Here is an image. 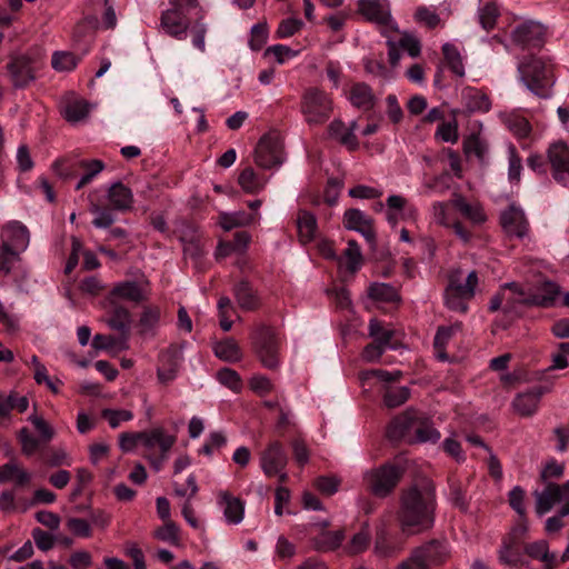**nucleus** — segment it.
Returning a JSON list of instances; mask_svg holds the SVG:
<instances>
[{
	"instance_id": "nucleus-22",
	"label": "nucleus",
	"mask_w": 569,
	"mask_h": 569,
	"mask_svg": "<svg viewBox=\"0 0 569 569\" xmlns=\"http://www.w3.org/2000/svg\"><path fill=\"white\" fill-rule=\"evenodd\" d=\"M498 561L500 565L519 569L521 567H529V562L525 559L521 551L520 543L513 542L510 538H503L497 551Z\"/></svg>"
},
{
	"instance_id": "nucleus-6",
	"label": "nucleus",
	"mask_w": 569,
	"mask_h": 569,
	"mask_svg": "<svg viewBox=\"0 0 569 569\" xmlns=\"http://www.w3.org/2000/svg\"><path fill=\"white\" fill-rule=\"evenodd\" d=\"M332 100L317 88H309L301 99V112L308 124H321L326 122L332 112Z\"/></svg>"
},
{
	"instance_id": "nucleus-29",
	"label": "nucleus",
	"mask_w": 569,
	"mask_h": 569,
	"mask_svg": "<svg viewBox=\"0 0 569 569\" xmlns=\"http://www.w3.org/2000/svg\"><path fill=\"white\" fill-rule=\"evenodd\" d=\"M402 550V545L388 539V530L385 520L377 528L373 552L380 558H391Z\"/></svg>"
},
{
	"instance_id": "nucleus-30",
	"label": "nucleus",
	"mask_w": 569,
	"mask_h": 569,
	"mask_svg": "<svg viewBox=\"0 0 569 569\" xmlns=\"http://www.w3.org/2000/svg\"><path fill=\"white\" fill-rule=\"evenodd\" d=\"M463 107L468 112H487L491 103L486 93L473 87H466L461 91Z\"/></svg>"
},
{
	"instance_id": "nucleus-48",
	"label": "nucleus",
	"mask_w": 569,
	"mask_h": 569,
	"mask_svg": "<svg viewBox=\"0 0 569 569\" xmlns=\"http://www.w3.org/2000/svg\"><path fill=\"white\" fill-rule=\"evenodd\" d=\"M478 17L481 27L489 31L496 26L499 17V9L493 0H480L478 7Z\"/></svg>"
},
{
	"instance_id": "nucleus-21",
	"label": "nucleus",
	"mask_w": 569,
	"mask_h": 569,
	"mask_svg": "<svg viewBox=\"0 0 569 569\" xmlns=\"http://www.w3.org/2000/svg\"><path fill=\"white\" fill-rule=\"evenodd\" d=\"M515 43L522 48H538L542 44L545 28L538 22H525L511 33Z\"/></svg>"
},
{
	"instance_id": "nucleus-1",
	"label": "nucleus",
	"mask_w": 569,
	"mask_h": 569,
	"mask_svg": "<svg viewBox=\"0 0 569 569\" xmlns=\"http://www.w3.org/2000/svg\"><path fill=\"white\" fill-rule=\"evenodd\" d=\"M436 492L431 481L423 479L400 495L397 519L406 535H417L430 529L435 522Z\"/></svg>"
},
{
	"instance_id": "nucleus-7",
	"label": "nucleus",
	"mask_w": 569,
	"mask_h": 569,
	"mask_svg": "<svg viewBox=\"0 0 569 569\" xmlns=\"http://www.w3.org/2000/svg\"><path fill=\"white\" fill-rule=\"evenodd\" d=\"M403 469L396 465H383L365 472L363 480L377 497H387L401 479Z\"/></svg>"
},
{
	"instance_id": "nucleus-16",
	"label": "nucleus",
	"mask_w": 569,
	"mask_h": 569,
	"mask_svg": "<svg viewBox=\"0 0 569 569\" xmlns=\"http://www.w3.org/2000/svg\"><path fill=\"white\" fill-rule=\"evenodd\" d=\"M282 146L277 137L263 136L254 149V162L263 169H271L282 163Z\"/></svg>"
},
{
	"instance_id": "nucleus-12",
	"label": "nucleus",
	"mask_w": 569,
	"mask_h": 569,
	"mask_svg": "<svg viewBox=\"0 0 569 569\" xmlns=\"http://www.w3.org/2000/svg\"><path fill=\"white\" fill-rule=\"evenodd\" d=\"M38 69V61L26 54L12 57L7 63L10 81L16 89L27 88L33 82Z\"/></svg>"
},
{
	"instance_id": "nucleus-45",
	"label": "nucleus",
	"mask_w": 569,
	"mask_h": 569,
	"mask_svg": "<svg viewBox=\"0 0 569 569\" xmlns=\"http://www.w3.org/2000/svg\"><path fill=\"white\" fill-rule=\"evenodd\" d=\"M369 335L376 342L382 345L387 349L396 350L399 348V343L392 340L395 331L392 329L385 328L376 319H371L369 322Z\"/></svg>"
},
{
	"instance_id": "nucleus-61",
	"label": "nucleus",
	"mask_w": 569,
	"mask_h": 569,
	"mask_svg": "<svg viewBox=\"0 0 569 569\" xmlns=\"http://www.w3.org/2000/svg\"><path fill=\"white\" fill-rule=\"evenodd\" d=\"M472 297L462 296L458 292L445 289V305L448 309L466 313L468 311V302Z\"/></svg>"
},
{
	"instance_id": "nucleus-15",
	"label": "nucleus",
	"mask_w": 569,
	"mask_h": 569,
	"mask_svg": "<svg viewBox=\"0 0 569 569\" xmlns=\"http://www.w3.org/2000/svg\"><path fill=\"white\" fill-rule=\"evenodd\" d=\"M500 223L509 237L523 239L530 234V224L521 207L511 203L500 213Z\"/></svg>"
},
{
	"instance_id": "nucleus-34",
	"label": "nucleus",
	"mask_w": 569,
	"mask_h": 569,
	"mask_svg": "<svg viewBox=\"0 0 569 569\" xmlns=\"http://www.w3.org/2000/svg\"><path fill=\"white\" fill-rule=\"evenodd\" d=\"M212 351L218 359L230 363L238 362L243 357L240 346L230 337L214 341Z\"/></svg>"
},
{
	"instance_id": "nucleus-8",
	"label": "nucleus",
	"mask_w": 569,
	"mask_h": 569,
	"mask_svg": "<svg viewBox=\"0 0 569 569\" xmlns=\"http://www.w3.org/2000/svg\"><path fill=\"white\" fill-rule=\"evenodd\" d=\"M536 499V512L543 516L555 506L563 502L560 508V516H569V480L563 485L547 482L542 490L533 492Z\"/></svg>"
},
{
	"instance_id": "nucleus-23",
	"label": "nucleus",
	"mask_w": 569,
	"mask_h": 569,
	"mask_svg": "<svg viewBox=\"0 0 569 569\" xmlns=\"http://www.w3.org/2000/svg\"><path fill=\"white\" fill-rule=\"evenodd\" d=\"M546 391V388L539 386L517 395L512 401L513 409L520 416H532L537 411L540 399Z\"/></svg>"
},
{
	"instance_id": "nucleus-56",
	"label": "nucleus",
	"mask_w": 569,
	"mask_h": 569,
	"mask_svg": "<svg viewBox=\"0 0 569 569\" xmlns=\"http://www.w3.org/2000/svg\"><path fill=\"white\" fill-rule=\"evenodd\" d=\"M519 295L513 292L509 288H505V283L500 287V290L491 298L489 302V310L495 312L499 310L506 301L508 309H513L516 305H521L520 302H516L515 299L518 298Z\"/></svg>"
},
{
	"instance_id": "nucleus-58",
	"label": "nucleus",
	"mask_w": 569,
	"mask_h": 569,
	"mask_svg": "<svg viewBox=\"0 0 569 569\" xmlns=\"http://www.w3.org/2000/svg\"><path fill=\"white\" fill-rule=\"evenodd\" d=\"M204 16L197 17L193 23L190 22L189 32L191 34L192 44L200 52L206 51V34L208 32V24L203 22Z\"/></svg>"
},
{
	"instance_id": "nucleus-4",
	"label": "nucleus",
	"mask_w": 569,
	"mask_h": 569,
	"mask_svg": "<svg viewBox=\"0 0 569 569\" xmlns=\"http://www.w3.org/2000/svg\"><path fill=\"white\" fill-rule=\"evenodd\" d=\"M518 71L526 87L540 98H549L553 86L551 68L541 59L530 58L518 66Z\"/></svg>"
},
{
	"instance_id": "nucleus-14",
	"label": "nucleus",
	"mask_w": 569,
	"mask_h": 569,
	"mask_svg": "<svg viewBox=\"0 0 569 569\" xmlns=\"http://www.w3.org/2000/svg\"><path fill=\"white\" fill-rule=\"evenodd\" d=\"M357 8L366 20L389 30H398L388 0H359Z\"/></svg>"
},
{
	"instance_id": "nucleus-33",
	"label": "nucleus",
	"mask_w": 569,
	"mask_h": 569,
	"mask_svg": "<svg viewBox=\"0 0 569 569\" xmlns=\"http://www.w3.org/2000/svg\"><path fill=\"white\" fill-rule=\"evenodd\" d=\"M416 549L422 551V558L425 562H427L429 569L443 563L450 555L448 545L440 541H430Z\"/></svg>"
},
{
	"instance_id": "nucleus-46",
	"label": "nucleus",
	"mask_w": 569,
	"mask_h": 569,
	"mask_svg": "<svg viewBox=\"0 0 569 569\" xmlns=\"http://www.w3.org/2000/svg\"><path fill=\"white\" fill-rule=\"evenodd\" d=\"M257 213H248L244 211H237L232 213H220L218 223L222 229L229 231L237 227L250 224L257 220Z\"/></svg>"
},
{
	"instance_id": "nucleus-38",
	"label": "nucleus",
	"mask_w": 569,
	"mask_h": 569,
	"mask_svg": "<svg viewBox=\"0 0 569 569\" xmlns=\"http://www.w3.org/2000/svg\"><path fill=\"white\" fill-rule=\"evenodd\" d=\"M129 338L126 336L114 337L111 335H96L91 346L97 351L104 350L109 352H119L129 349Z\"/></svg>"
},
{
	"instance_id": "nucleus-37",
	"label": "nucleus",
	"mask_w": 569,
	"mask_h": 569,
	"mask_svg": "<svg viewBox=\"0 0 569 569\" xmlns=\"http://www.w3.org/2000/svg\"><path fill=\"white\" fill-rule=\"evenodd\" d=\"M523 550L530 558L542 561L545 569H555L557 567L556 553L549 551L548 541L538 540L528 543Z\"/></svg>"
},
{
	"instance_id": "nucleus-36",
	"label": "nucleus",
	"mask_w": 569,
	"mask_h": 569,
	"mask_svg": "<svg viewBox=\"0 0 569 569\" xmlns=\"http://www.w3.org/2000/svg\"><path fill=\"white\" fill-rule=\"evenodd\" d=\"M108 327L118 331L121 336L129 338L131 327V315L129 310L122 306H114L109 316L106 318Z\"/></svg>"
},
{
	"instance_id": "nucleus-9",
	"label": "nucleus",
	"mask_w": 569,
	"mask_h": 569,
	"mask_svg": "<svg viewBox=\"0 0 569 569\" xmlns=\"http://www.w3.org/2000/svg\"><path fill=\"white\" fill-rule=\"evenodd\" d=\"M253 345L263 367L268 369L278 368L280 363V340L273 329L266 326L259 327L253 333Z\"/></svg>"
},
{
	"instance_id": "nucleus-62",
	"label": "nucleus",
	"mask_w": 569,
	"mask_h": 569,
	"mask_svg": "<svg viewBox=\"0 0 569 569\" xmlns=\"http://www.w3.org/2000/svg\"><path fill=\"white\" fill-rule=\"evenodd\" d=\"M386 207L390 211H396L409 217H415L417 213V209L409 204L405 197L399 194L389 196L386 200Z\"/></svg>"
},
{
	"instance_id": "nucleus-41",
	"label": "nucleus",
	"mask_w": 569,
	"mask_h": 569,
	"mask_svg": "<svg viewBox=\"0 0 569 569\" xmlns=\"http://www.w3.org/2000/svg\"><path fill=\"white\" fill-rule=\"evenodd\" d=\"M371 533L368 522L361 526V529L356 532L351 539L343 545V552L349 556L362 553L369 547Z\"/></svg>"
},
{
	"instance_id": "nucleus-55",
	"label": "nucleus",
	"mask_w": 569,
	"mask_h": 569,
	"mask_svg": "<svg viewBox=\"0 0 569 569\" xmlns=\"http://www.w3.org/2000/svg\"><path fill=\"white\" fill-rule=\"evenodd\" d=\"M217 309H218L220 328L224 332L230 331L232 328V325H233V322L231 320V316H232V313L236 312V309H234V306H233L231 299L227 296L220 297L218 300V303H217Z\"/></svg>"
},
{
	"instance_id": "nucleus-26",
	"label": "nucleus",
	"mask_w": 569,
	"mask_h": 569,
	"mask_svg": "<svg viewBox=\"0 0 569 569\" xmlns=\"http://www.w3.org/2000/svg\"><path fill=\"white\" fill-rule=\"evenodd\" d=\"M107 198L111 209L121 212L130 210L133 203L131 189L120 181L112 183L108 188Z\"/></svg>"
},
{
	"instance_id": "nucleus-10",
	"label": "nucleus",
	"mask_w": 569,
	"mask_h": 569,
	"mask_svg": "<svg viewBox=\"0 0 569 569\" xmlns=\"http://www.w3.org/2000/svg\"><path fill=\"white\" fill-rule=\"evenodd\" d=\"M505 288H509L513 292H517L519 297L516 298L515 301L520 302L523 306L550 308L555 306L556 300L560 295V287L552 281L543 282L540 288V292L535 295H527L523 288L517 282H507L505 283Z\"/></svg>"
},
{
	"instance_id": "nucleus-11",
	"label": "nucleus",
	"mask_w": 569,
	"mask_h": 569,
	"mask_svg": "<svg viewBox=\"0 0 569 569\" xmlns=\"http://www.w3.org/2000/svg\"><path fill=\"white\" fill-rule=\"evenodd\" d=\"M287 462L288 457L284 448L278 441L269 443L260 453V467L263 473L269 478L277 477L280 482H284L288 479V473L286 472Z\"/></svg>"
},
{
	"instance_id": "nucleus-47",
	"label": "nucleus",
	"mask_w": 569,
	"mask_h": 569,
	"mask_svg": "<svg viewBox=\"0 0 569 569\" xmlns=\"http://www.w3.org/2000/svg\"><path fill=\"white\" fill-rule=\"evenodd\" d=\"M489 146L480 136L470 134L463 140V152L467 157H476L479 162L487 160Z\"/></svg>"
},
{
	"instance_id": "nucleus-35",
	"label": "nucleus",
	"mask_w": 569,
	"mask_h": 569,
	"mask_svg": "<svg viewBox=\"0 0 569 569\" xmlns=\"http://www.w3.org/2000/svg\"><path fill=\"white\" fill-rule=\"evenodd\" d=\"M453 207L473 224H481L487 220V216L482 206L479 202H468L466 198L460 194H455L452 198Z\"/></svg>"
},
{
	"instance_id": "nucleus-40",
	"label": "nucleus",
	"mask_w": 569,
	"mask_h": 569,
	"mask_svg": "<svg viewBox=\"0 0 569 569\" xmlns=\"http://www.w3.org/2000/svg\"><path fill=\"white\" fill-rule=\"evenodd\" d=\"M238 183L247 193L254 194L264 189L268 178L258 174L252 168H244L238 178Z\"/></svg>"
},
{
	"instance_id": "nucleus-60",
	"label": "nucleus",
	"mask_w": 569,
	"mask_h": 569,
	"mask_svg": "<svg viewBox=\"0 0 569 569\" xmlns=\"http://www.w3.org/2000/svg\"><path fill=\"white\" fill-rule=\"evenodd\" d=\"M154 537L171 546H180L179 528L171 520L164 521L163 526L159 527L154 531Z\"/></svg>"
},
{
	"instance_id": "nucleus-20",
	"label": "nucleus",
	"mask_w": 569,
	"mask_h": 569,
	"mask_svg": "<svg viewBox=\"0 0 569 569\" xmlns=\"http://www.w3.org/2000/svg\"><path fill=\"white\" fill-rule=\"evenodd\" d=\"M478 283L479 279L476 271L465 273L461 268H455L449 271L446 289L473 298Z\"/></svg>"
},
{
	"instance_id": "nucleus-50",
	"label": "nucleus",
	"mask_w": 569,
	"mask_h": 569,
	"mask_svg": "<svg viewBox=\"0 0 569 569\" xmlns=\"http://www.w3.org/2000/svg\"><path fill=\"white\" fill-rule=\"evenodd\" d=\"M81 160L82 159H78L72 156L64 157L56 160L52 164V169L59 177L63 179H71L77 176L79 170H81Z\"/></svg>"
},
{
	"instance_id": "nucleus-2",
	"label": "nucleus",
	"mask_w": 569,
	"mask_h": 569,
	"mask_svg": "<svg viewBox=\"0 0 569 569\" xmlns=\"http://www.w3.org/2000/svg\"><path fill=\"white\" fill-rule=\"evenodd\" d=\"M169 7L161 12L160 30L177 39L184 40L188 36L191 14L204 16L206 10L200 0H168Z\"/></svg>"
},
{
	"instance_id": "nucleus-42",
	"label": "nucleus",
	"mask_w": 569,
	"mask_h": 569,
	"mask_svg": "<svg viewBox=\"0 0 569 569\" xmlns=\"http://www.w3.org/2000/svg\"><path fill=\"white\" fill-rule=\"evenodd\" d=\"M328 132L332 139L338 140L349 150H356L359 147V142L356 134L352 133L351 131H347V127L339 119H335L333 121L330 122L328 127Z\"/></svg>"
},
{
	"instance_id": "nucleus-49",
	"label": "nucleus",
	"mask_w": 569,
	"mask_h": 569,
	"mask_svg": "<svg viewBox=\"0 0 569 569\" xmlns=\"http://www.w3.org/2000/svg\"><path fill=\"white\" fill-rule=\"evenodd\" d=\"M90 112V104L83 99L69 100L63 109V116L69 122H79Z\"/></svg>"
},
{
	"instance_id": "nucleus-24",
	"label": "nucleus",
	"mask_w": 569,
	"mask_h": 569,
	"mask_svg": "<svg viewBox=\"0 0 569 569\" xmlns=\"http://www.w3.org/2000/svg\"><path fill=\"white\" fill-rule=\"evenodd\" d=\"M348 100L355 108L362 111L372 110L377 102L372 89L365 82H357L350 87Z\"/></svg>"
},
{
	"instance_id": "nucleus-43",
	"label": "nucleus",
	"mask_w": 569,
	"mask_h": 569,
	"mask_svg": "<svg viewBox=\"0 0 569 569\" xmlns=\"http://www.w3.org/2000/svg\"><path fill=\"white\" fill-rule=\"evenodd\" d=\"M161 311L158 307L147 306L143 308L140 319L138 321V332L141 336H150L154 333L159 321Z\"/></svg>"
},
{
	"instance_id": "nucleus-18",
	"label": "nucleus",
	"mask_w": 569,
	"mask_h": 569,
	"mask_svg": "<svg viewBox=\"0 0 569 569\" xmlns=\"http://www.w3.org/2000/svg\"><path fill=\"white\" fill-rule=\"evenodd\" d=\"M343 226L349 230L361 233L369 244H373L376 230L373 219L359 209H348L343 214Z\"/></svg>"
},
{
	"instance_id": "nucleus-63",
	"label": "nucleus",
	"mask_w": 569,
	"mask_h": 569,
	"mask_svg": "<svg viewBox=\"0 0 569 569\" xmlns=\"http://www.w3.org/2000/svg\"><path fill=\"white\" fill-rule=\"evenodd\" d=\"M413 18L416 22L423 24L429 29L438 27L441 22V19L436 10L426 6L418 7L415 11Z\"/></svg>"
},
{
	"instance_id": "nucleus-64",
	"label": "nucleus",
	"mask_w": 569,
	"mask_h": 569,
	"mask_svg": "<svg viewBox=\"0 0 569 569\" xmlns=\"http://www.w3.org/2000/svg\"><path fill=\"white\" fill-rule=\"evenodd\" d=\"M101 416L108 421L112 429L118 428L121 423L133 419V413L127 409H103Z\"/></svg>"
},
{
	"instance_id": "nucleus-25",
	"label": "nucleus",
	"mask_w": 569,
	"mask_h": 569,
	"mask_svg": "<svg viewBox=\"0 0 569 569\" xmlns=\"http://www.w3.org/2000/svg\"><path fill=\"white\" fill-rule=\"evenodd\" d=\"M296 224L301 244L306 246L317 238L318 222L316 216L312 212L306 209L298 210Z\"/></svg>"
},
{
	"instance_id": "nucleus-31",
	"label": "nucleus",
	"mask_w": 569,
	"mask_h": 569,
	"mask_svg": "<svg viewBox=\"0 0 569 569\" xmlns=\"http://www.w3.org/2000/svg\"><path fill=\"white\" fill-rule=\"evenodd\" d=\"M326 259L337 260L341 273L353 274L362 263L361 251H323Z\"/></svg>"
},
{
	"instance_id": "nucleus-19",
	"label": "nucleus",
	"mask_w": 569,
	"mask_h": 569,
	"mask_svg": "<svg viewBox=\"0 0 569 569\" xmlns=\"http://www.w3.org/2000/svg\"><path fill=\"white\" fill-rule=\"evenodd\" d=\"M217 503L223 512L224 520L228 525H239L244 517V501L232 496L227 490L217 492Z\"/></svg>"
},
{
	"instance_id": "nucleus-5",
	"label": "nucleus",
	"mask_w": 569,
	"mask_h": 569,
	"mask_svg": "<svg viewBox=\"0 0 569 569\" xmlns=\"http://www.w3.org/2000/svg\"><path fill=\"white\" fill-rule=\"evenodd\" d=\"M176 441V436L169 435L162 427L141 431V445L148 451L146 458L156 471L162 468Z\"/></svg>"
},
{
	"instance_id": "nucleus-39",
	"label": "nucleus",
	"mask_w": 569,
	"mask_h": 569,
	"mask_svg": "<svg viewBox=\"0 0 569 569\" xmlns=\"http://www.w3.org/2000/svg\"><path fill=\"white\" fill-rule=\"evenodd\" d=\"M31 480V475L26 469L21 468L16 460L0 466V482L13 481L17 486H24Z\"/></svg>"
},
{
	"instance_id": "nucleus-28",
	"label": "nucleus",
	"mask_w": 569,
	"mask_h": 569,
	"mask_svg": "<svg viewBox=\"0 0 569 569\" xmlns=\"http://www.w3.org/2000/svg\"><path fill=\"white\" fill-rule=\"evenodd\" d=\"M233 296L238 307L243 311H254L261 305L258 292L247 281H240L234 286Z\"/></svg>"
},
{
	"instance_id": "nucleus-13",
	"label": "nucleus",
	"mask_w": 569,
	"mask_h": 569,
	"mask_svg": "<svg viewBox=\"0 0 569 569\" xmlns=\"http://www.w3.org/2000/svg\"><path fill=\"white\" fill-rule=\"evenodd\" d=\"M547 160L553 180L569 187V144L562 140L552 142L547 149Z\"/></svg>"
},
{
	"instance_id": "nucleus-59",
	"label": "nucleus",
	"mask_w": 569,
	"mask_h": 569,
	"mask_svg": "<svg viewBox=\"0 0 569 569\" xmlns=\"http://www.w3.org/2000/svg\"><path fill=\"white\" fill-rule=\"evenodd\" d=\"M81 170H84L86 173L78 181L76 189L80 190L86 184L91 182V180L99 174L104 169V163L101 160H81L80 163Z\"/></svg>"
},
{
	"instance_id": "nucleus-17",
	"label": "nucleus",
	"mask_w": 569,
	"mask_h": 569,
	"mask_svg": "<svg viewBox=\"0 0 569 569\" xmlns=\"http://www.w3.org/2000/svg\"><path fill=\"white\" fill-rule=\"evenodd\" d=\"M2 249H27L30 244L29 228L18 220H10L1 227Z\"/></svg>"
},
{
	"instance_id": "nucleus-57",
	"label": "nucleus",
	"mask_w": 569,
	"mask_h": 569,
	"mask_svg": "<svg viewBox=\"0 0 569 569\" xmlns=\"http://www.w3.org/2000/svg\"><path fill=\"white\" fill-rule=\"evenodd\" d=\"M368 295L371 299L381 302H395L399 299L397 290L387 283L370 284Z\"/></svg>"
},
{
	"instance_id": "nucleus-3",
	"label": "nucleus",
	"mask_w": 569,
	"mask_h": 569,
	"mask_svg": "<svg viewBox=\"0 0 569 569\" xmlns=\"http://www.w3.org/2000/svg\"><path fill=\"white\" fill-rule=\"evenodd\" d=\"M410 430L415 431L418 442H437L441 437L432 423L413 409L396 417L388 426L387 436L396 441L406 437Z\"/></svg>"
},
{
	"instance_id": "nucleus-32",
	"label": "nucleus",
	"mask_w": 569,
	"mask_h": 569,
	"mask_svg": "<svg viewBox=\"0 0 569 569\" xmlns=\"http://www.w3.org/2000/svg\"><path fill=\"white\" fill-rule=\"evenodd\" d=\"M109 299L111 302L116 300H128L140 302L146 299L142 288L134 281H120L114 284L110 291Z\"/></svg>"
},
{
	"instance_id": "nucleus-44",
	"label": "nucleus",
	"mask_w": 569,
	"mask_h": 569,
	"mask_svg": "<svg viewBox=\"0 0 569 569\" xmlns=\"http://www.w3.org/2000/svg\"><path fill=\"white\" fill-rule=\"evenodd\" d=\"M460 330H461L460 322H456L451 326H442V327L438 328L435 339H433V347H435L436 356L438 359H440V360L448 359V356L445 352L446 346H447L448 341L451 339V337Z\"/></svg>"
},
{
	"instance_id": "nucleus-53",
	"label": "nucleus",
	"mask_w": 569,
	"mask_h": 569,
	"mask_svg": "<svg viewBox=\"0 0 569 569\" xmlns=\"http://www.w3.org/2000/svg\"><path fill=\"white\" fill-rule=\"evenodd\" d=\"M442 53L451 71L458 77H463L465 67L459 49L447 42L442 46Z\"/></svg>"
},
{
	"instance_id": "nucleus-51",
	"label": "nucleus",
	"mask_w": 569,
	"mask_h": 569,
	"mask_svg": "<svg viewBox=\"0 0 569 569\" xmlns=\"http://www.w3.org/2000/svg\"><path fill=\"white\" fill-rule=\"evenodd\" d=\"M410 397V389L405 386L388 385L383 392V403L388 408L403 405Z\"/></svg>"
},
{
	"instance_id": "nucleus-54",
	"label": "nucleus",
	"mask_w": 569,
	"mask_h": 569,
	"mask_svg": "<svg viewBox=\"0 0 569 569\" xmlns=\"http://www.w3.org/2000/svg\"><path fill=\"white\" fill-rule=\"evenodd\" d=\"M113 209L104 208L98 203L91 202L89 211L94 216L92 224L98 229H107L116 221Z\"/></svg>"
},
{
	"instance_id": "nucleus-27",
	"label": "nucleus",
	"mask_w": 569,
	"mask_h": 569,
	"mask_svg": "<svg viewBox=\"0 0 569 569\" xmlns=\"http://www.w3.org/2000/svg\"><path fill=\"white\" fill-rule=\"evenodd\" d=\"M346 539V531L339 530H322L312 538L311 543L315 550L320 552H331L339 548L343 549V541Z\"/></svg>"
},
{
	"instance_id": "nucleus-52",
	"label": "nucleus",
	"mask_w": 569,
	"mask_h": 569,
	"mask_svg": "<svg viewBox=\"0 0 569 569\" xmlns=\"http://www.w3.org/2000/svg\"><path fill=\"white\" fill-rule=\"evenodd\" d=\"M80 58L70 51H54L51 66L58 72H70L76 69Z\"/></svg>"
}]
</instances>
